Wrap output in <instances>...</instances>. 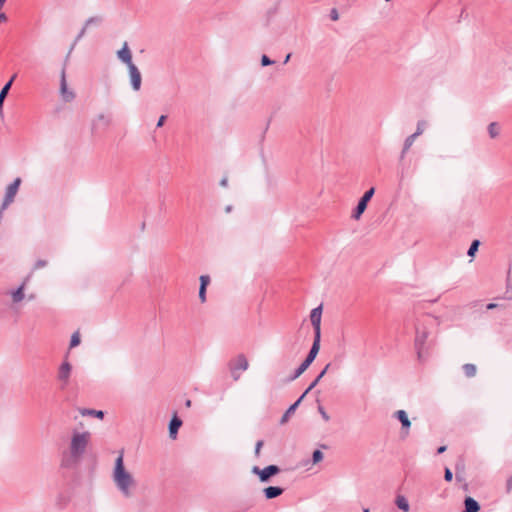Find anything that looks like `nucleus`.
<instances>
[{
    "instance_id": "nucleus-1",
    "label": "nucleus",
    "mask_w": 512,
    "mask_h": 512,
    "mask_svg": "<svg viewBox=\"0 0 512 512\" xmlns=\"http://www.w3.org/2000/svg\"><path fill=\"white\" fill-rule=\"evenodd\" d=\"M90 440L91 433L89 431L80 432L74 430L68 447L61 453V467L68 469L75 468L86 453Z\"/></svg>"
},
{
    "instance_id": "nucleus-2",
    "label": "nucleus",
    "mask_w": 512,
    "mask_h": 512,
    "mask_svg": "<svg viewBox=\"0 0 512 512\" xmlns=\"http://www.w3.org/2000/svg\"><path fill=\"white\" fill-rule=\"evenodd\" d=\"M112 480L123 497L131 498L134 495L137 481L124 465L123 452H121L115 460Z\"/></svg>"
},
{
    "instance_id": "nucleus-3",
    "label": "nucleus",
    "mask_w": 512,
    "mask_h": 512,
    "mask_svg": "<svg viewBox=\"0 0 512 512\" xmlns=\"http://www.w3.org/2000/svg\"><path fill=\"white\" fill-rule=\"evenodd\" d=\"M437 322V319L432 316H424L418 319L415 325V348L417 350L418 358H422L426 340L432 328Z\"/></svg>"
},
{
    "instance_id": "nucleus-4",
    "label": "nucleus",
    "mask_w": 512,
    "mask_h": 512,
    "mask_svg": "<svg viewBox=\"0 0 512 512\" xmlns=\"http://www.w3.org/2000/svg\"><path fill=\"white\" fill-rule=\"evenodd\" d=\"M320 349V344L313 343L312 347L306 357V359L301 363V365L296 369L293 376H291L290 380H295L300 377L311 365V363L315 360Z\"/></svg>"
},
{
    "instance_id": "nucleus-5",
    "label": "nucleus",
    "mask_w": 512,
    "mask_h": 512,
    "mask_svg": "<svg viewBox=\"0 0 512 512\" xmlns=\"http://www.w3.org/2000/svg\"><path fill=\"white\" fill-rule=\"evenodd\" d=\"M231 376L234 381H238L240 379L239 371H246L249 367V363L244 354H239L233 361L229 364Z\"/></svg>"
},
{
    "instance_id": "nucleus-6",
    "label": "nucleus",
    "mask_w": 512,
    "mask_h": 512,
    "mask_svg": "<svg viewBox=\"0 0 512 512\" xmlns=\"http://www.w3.org/2000/svg\"><path fill=\"white\" fill-rule=\"evenodd\" d=\"M321 316H322V307L318 306L312 309L310 313L311 324L314 328V341L313 343L320 344L321 340Z\"/></svg>"
},
{
    "instance_id": "nucleus-7",
    "label": "nucleus",
    "mask_w": 512,
    "mask_h": 512,
    "mask_svg": "<svg viewBox=\"0 0 512 512\" xmlns=\"http://www.w3.org/2000/svg\"><path fill=\"white\" fill-rule=\"evenodd\" d=\"M251 472L257 475L261 482L266 483L269 481L270 477L280 472V468L277 465H269L263 469H260L258 466H253Z\"/></svg>"
},
{
    "instance_id": "nucleus-8",
    "label": "nucleus",
    "mask_w": 512,
    "mask_h": 512,
    "mask_svg": "<svg viewBox=\"0 0 512 512\" xmlns=\"http://www.w3.org/2000/svg\"><path fill=\"white\" fill-rule=\"evenodd\" d=\"M375 193V189L372 187L370 188L369 190H367L364 195L361 197V199L359 200L353 214H352V218H354L355 220H359L361 215L364 213V211L366 210L367 208V204L368 202L371 200V198L373 197Z\"/></svg>"
},
{
    "instance_id": "nucleus-9",
    "label": "nucleus",
    "mask_w": 512,
    "mask_h": 512,
    "mask_svg": "<svg viewBox=\"0 0 512 512\" xmlns=\"http://www.w3.org/2000/svg\"><path fill=\"white\" fill-rule=\"evenodd\" d=\"M21 184V178H16L7 188L2 203V210H5L13 201Z\"/></svg>"
},
{
    "instance_id": "nucleus-10",
    "label": "nucleus",
    "mask_w": 512,
    "mask_h": 512,
    "mask_svg": "<svg viewBox=\"0 0 512 512\" xmlns=\"http://www.w3.org/2000/svg\"><path fill=\"white\" fill-rule=\"evenodd\" d=\"M72 372V365L68 361H64L57 373V379L61 382V389H64L68 386L70 381V376Z\"/></svg>"
},
{
    "instance_id": "nucleus-11",
    "label": "nucleus",
    "mask_w": 512,
    "mask_h": 512,
    "mask_svg": "<svg viewBox=\"0 0 512 512\" xmlns=\"http://www.w3.org/2000/svg\"><path fill=\"white\" fill-rule=\"evenodd\" d=\"M393 417L398 419L401 423V437L406 438L409 435L411 428V421L408 418L406 411L397 410L394 412Z\"/></svg>"
},
{
    "instance_id": "nucleus-12",
    "label": "nucleus",
    "mask_w": 512,
    "mask_h": 512,
    "mask_svg": "<svg viewBox=\"0 0 512 512\" xmlns=\"http://www.w3.org/2000/svg\"><path fill=\"white\" fill-rule=\"evenodd\" d=\"M60 95L65 102H71L75 98V93L67 86L65 69L61 71L60 76Z\"/></svg>"
},
{
    "instance_id": "nucleus-13",
    "label": "nucleus",
    "mask_w": 512,
    "mask_h": 512,
    "mask_svg": "<svg viewBox=\"0 0 512 512\" xmlns=\"http://www.w3.org/2000/svg\"><path fill=\"white\" fill-rule=\"evenodd\" d=\"M130 83L134 91H139L142 83V76L135 64L128 66Z\"/></svg>"
},
{
    "instance_id": "nucleus-14",
    "label": "nucleus",
    "mask_w": 512,
    "mask_h": 512,
    "mask_svg": "<svg viewBox=\"0 0 512 512\" xmlns=\"http://www.w3.org/2000/svg\"><path fill=\"white\" fill-rule=\"evenodd\" d=\"M112 124V118L109 115L100 113L92 121V131L95 132L99 129H107Z\"/></svg>"
},
{
    "instance_id": "nucleus-15",
    "label": "nucleus",
    "mask_w": 512,
    "mask_h": 512,
    "mask_svg": "<svg viewBox=\"0 0 512 512\" xmlns=\"http://www.w3.org/2000/svg\"><path fill=\"white\" fill-rule=\"evenodd\" d=\"M117 57L121 62L125 63L127 67L134 64L132 62V54L127 42H124L122 48L117 52Z\"/></svg>"
},
{
    "instance_id": "nucleus-16",
    "label": "nucleus",
    "mask_w": 512,
    "mask_h": 512,
    "mask_svg": "<svg viewBox=\"0 0 512 512\" xmlns=\"http://www.w3.org/2000/svg\"><path fill=\"white\" fill-rule=\"evenodd\" d=\"M200 287H199V299L201 303L206 302V289L210 283V277L208 275H201L200 278Z\"/></svg>"
},
{
    "instance_id": "nucleus-17",
    "label": "nucleus",
    "mask_w": 512,
    "mask_h": 512,
    "mask_svg": "<svg viewBox=\"0 0 512 512\" xmlns=\"http://www.w3.org/2000/svg\"><path fill=\"white\" fill-rule=\"evenodd\" d=\"M27 283V279L16 289L10 292L13 303H19L25 298V286Z\"/></svg>"
},
{
    "instance_id": "nucleus-18",
    "label": "nucleus",
    "mask_w": 512,
    "mask_h": 512,
    "mask_svg": "<svg viewBox=\"0 0 512 512\" xmlns=\"http://www.w3.org/2000/svg\"><path fill=\"white\" fill-rule=\"evenodd\" d=\"M182 421L177 416H174L169 423V436L172 439L176 438L178 429L181 427Z\"/></svg>"
},
{
    "instance_id": "nucleus-19",
    "label": "nucleus",
    "mask_w": 512,
    "mask_h": 512,
    "mask_svg": "<svg viewBox=\"0 0 512 512\" xmlns=\"http://www.w3.org/2000/svg\"><path fill=\"white\" fill-rule=\"evenodd\" d=\"M465 509L462 512H478L480 505L472 497H466L464 500Z\"/></svg>"
},
{
    "instance_id": "nucleus-20",
    "label": "nucleus",
    "mask_w": 512,
    "mask_h": 512,
    "mask_svg": "<svg viewBox=\"0 0 512 512\" xmlns=\"http://www.w3.org/2000/svg\"><path fill=\"white\" fill-rule=\"evenodd\" d=\"M264 495L267 499L276 498L284 492V489L276 486H269L263 490Z\"/></svg>"
},
{
    "instance_id": "nucleus-21",
    "label": "nucleus",
    "mask_w": 512,
    "mask_h": 512,
    "mask_svg": "<svg viewBox=\"0 0 512 512\" xmlns=\"http://www.w3.org/2000/svg\"><path fill=\"white\" fill-rule=\"evenodd\" d=\"M70 501V497L66 493H59L55 499V505L59 509H64Z\"/></svg>"
},
{
    "instance_id": "nucleus-22",
    "label": "nucleus",
    "mask_w": 512,
    "mask_h": 512,
    "mask_svg": "<svg viewBox=\"0 0 512 512\" xmlns=\"http://www.w3.org/2000/svg\"><path fill=\"white\" fill-rule=\"evenodd\" d=\"M12 83H13V79L9 80L0 91V114L3 113V103H4L5 98L8 95V92L11 88Z\"/></svg>"
},
{
    "instance_id": "nucleus-23",
    "label": "nucleus",
    "mask_w": 512,
    "mask_h": 512,
    "mask_svg": "<svg viewBox=\"0 0 512 512\" xmlns=\"http://www.w3.org/2000/svg\"><path fill=\"white\" fill-rule=\"evenodd\" d=\"M303 398H304V395H301V397L287 409V411L284 413V415L282 416V418L280 420L281 424H284L285 422H287L290 414H292L296 410V408L298 407V405L300 404V402L302 401Z\"/></svg>"
},
{
    "instance_id": "nucleus-24",
    "label": "nucleus",
    "mask_w": 512,
    "mask_h": 512,
    "mask_svg": "<svg viewBox=\"0 0 512 512\" xmlns=\"http://www.w3.org/2000/svg\"><path fill=\"white\" fill-rule=\"evenodd\" d=\"M395 504H396V506H397L400 510H402V511H404V512H408V511H409V509H410L409 502H408V500L406 499V497H405V496H403V495H398V496L396 497Z\"/></svg>"
},
{
    "instance_id": "nucleus-25",
    "label": "nucleus",
    "mask_w": 512,
    "mask_h": 512,
    "mask_svg": "<svg viewBox=\"0 0 512 512\" xmlns=\"http://www.w3.org/2000/svg\"><path fill=\"white\" fill-rule=\"evenodd\" d=\"M330 367V364H327L326 367L322 370V372L315 378V380L309 385V387L305 390V392L302 394L304 397L318 384L320 379L325 375L328 368Z\"/></svg>"
},
{
    "instance_id": "nucleus-26",
    "label": "nucleus",
    "mask_w": 512,
    "mask_h": 512,
    "mask_svg": "<svg viewBox=\"0 0 512 512\" xmlns=\"http://www.w3.org/2000/svg\"><path fill=\"white\" fill-rule=\"evenodd\" d=\"M416 138V135L412 134L405 139L403 150L401 152V158H404L405 154L411 148Z\"/></svg>"
},
{
    "instance_id": "nucleus-27",
    "label": "nucleus",
    "mask_w": 512,
    "mask_h": 512,
    "mask_svg": "<svg viewBox=\"0 0 512 512\" xmlns=\"http://www.w3.org/2000/svg\"><path fill=\"white\" fill-rule=\"evenodd\" d=\"M488 133H489V136L494 139L496 137L499 136V133H500V128H499V125L498 123L496 122H491L489 125H488Z\"/></svg>"
},
{
    "instance_id": "nucleus-28",
    "label": "nucleus",
    "mask_w": 512,
    "mask_h": 512,
    "mask_svg": "<svg viewBox=\"0 0 512 512\" xmlns=\"http://www.w3.org/2000/svg\"><path fill=\"white\" fill-rule=\"evenodd\" d=\"M81 415L86 416H95L97 418L102 419L104 417V413L101 410H94V409H82L80 410Z\"/></svg>"
},
{
    "instance_id": "nucleus-29",
    "label": "nucleus",
    "mask_w": 512,
    "mask_h": 512,
    "mask_svg": "<svg viewBox=\"0 0 512 512\" xmlns=\"http://www.w3.org/2000/svg\"><path fill=\"white\" fill-rule=\"evenodd\" d=\"M463 370L467 377H473L476 374V366L474 364H465Z\"/></svg>"
},
{
    "instance_id": "nucleus-30",
    "label": "nucleus",
    "mask_w": 512,
    "mask_h": 512,
    "mask_svg": "<svg viewBox=\"0 0 512 512\" xmlns=\"http://www.w3.org/2000/svg\"><path fill=\"white\" fill-rule=\"evenodd\" d=\"M101 22H102L101 16H93V17H90L89 19H87L84 25L88 28L91 25H99V24H101Z\"/></svg>"
},
{
    "instance_id": "nucleus-31",
    "label": "nucleus",
    "mask_w": 512,
    "mask_h": 512,
    "mask_svg": "<svg viewBox=\"0 0 512 512\" xmlns=\"http://www.w3.org/2000/svg\"><path fill=\"white\" fill-rule=\"evenodd\" d=\"M479 245H480V241L474 240L468 249V252H467L468 256L474 257L475 253L477 252V250L479 248Z\"/></svg>"
},
{
    "instance_id": "nucleus-32",
    "label": "nucleus",
    "mask_w": 512,
    "mask_h": 512,
    "mask_svg": "<svg viewBox=\"0 0 512 512\" xmlns=\"http://www.w3.org/2000/svg\"><path fill=\"white\" fill-rule=\"evenodd\" d=\"M455 470H456V479L458 481H462L463 478L461 476V473H463L464 471V463L461 461V462H458L455 466Z\"/></svg>"
},
{
    "instance_id": "nucleus-33",
    "label": "nucleus",
    "mask_w": 512,
    "mask_h": 512,
    "mask_svg": "<svg viewBox=\"0 0 512 512\" xmlns=\"http://www.w3.org/2000/svg\"><path fill=\"white\" fill-rule=\"evenodd\" d=\"M80 344V335L78 332H75L71 336L70 340V348H74Z\"/></svg>"
},
{
    "instance_id": "nucleus-34",
    "label": "nucleus",
    "mask_w": 512,
    "mask_h": 512,
    "mask_svg": "<svg viewBox=\"0 0 512 512\" xmlns=\"http://www.w3.org/2000/svg\"><path fill=\"white\" fill-rule=\"evenodd\" d=\"M86 30H87V27L84 25L83 28L81 29V31L79 32V34L77 35V37L75 38L74 40V43L72 44L71 48H70V51L69 53H71V51L74 49V47L76 46L77 42L79 40L82 39V37L85 35L86 33Z\"/></svg>"
},
{
    "instance_id": "nucleus-35",
    "label": "nucleus",
    "mask_w": 512,
    "mask_h": 512,
    "mask_svg": "<svg viewBox=\"0 0 512 512\" xmlns=\"http://www.w3.org/2000/svg\"><path fill=\"white\" fill-rule=\"evenodd\" d=\"M425 126H426V121H424V120L419 121L417 123L416 132L413 134L416 135V137L420 136L424 132Z\"/></svg>"
},
{
    "instance_id": "nucleus-36",
    "label": "nucleus",
    "mask_w": 512,
    "mask_h": 512,
    "mask_svg": "<svg viewBox=\"0 0 512 512\" xmlns=\"http://www.w3.org/2000/svg\"><path fill=\"white\" fill-rule=\"evenodd\" d=\"M323 459V453L320 450H315L312 455L313 463L316 464Z\"/></svg>"
},
{
    "instance_id": "nucleus-37",
    "label": "nucleus",
    "mask_w": 512,
    "mask_h": 512,
    "mask_svg": "<svg viewBox=\"0 0 512 512\" xmlns=\"http://www.w3.org/2000/svg\"><path fill=\"white\" fill-rule=\"evenodd\" d=\"M263 445H264V442L262 440H259L256 442L255 451H254L256 457L260 456L261 448L263 447Z\"/></svg>"
},
{
    "instance_id": "nucleus-38",
    "label": "nucleus",
    "mask_w": 512,
    "mask_h": 512,
    "mask_svg": "<svg viewBox=\"0 0 512 512\" xmlns=\"http://www.w3.org/2000/svg\"><path fill=\"white\" fill-rule=\"evenodd\" d=\"M444 479L447 481V482H451L452 479H453V473L452 471L446 467L445 468V471H444Z\"/></svg>"
},
{
    "instance_id": "nucleus-39",
    "label": "nucleus",
    "mask_w": 512,
    "mask_h": 512,
    "mask_svg": "<svg viewBox=\"0 0 512 512\" xmlns=\"http://www.w3.org/2000/svg\"><path fill=\"white\" fill-rule=\"evenodd\" d=\"M273 63L274 62L272 60H270V58L267 55H263L261 57V64H262V66H268V65H271Z\"/></svg>"
},
{
    "instance_id": "nucleus-40",
    "label": "nucleus",
    "mask_w": 512,
    "mask_h": 512,
    "mask_svg": "<svg viewBox=\"0 0 512 512\" xmlns=\"http://www.w3.org/2000/svg\"><path fill=\"white\" fill-rule=\"evenodd\" d=\"M47 265V261L46 260H38L36 263H35V266L34 268L35 269H40V268H43Z\"/></svg>"
},
{
    "instance_id": "nucleus-41",
    "label": "nucleus",
    "mask_w": 512,
    "mask_h": 512,
    "mask_svg": "<svg viewBox=\"0 0 512 512\" xmlns=\"http://www.w3.org/2000/svg\"><path fill=\"white\" fill-rule=\"evenodd\" d=\"M319 412L322 416V418L325 420V421H329L330 417L329 415L326 413V411L324 410V408L322 406L319 407Z\"/></svg>"
},
{
    "instance_id": "nucleus-42",
    "label": "nucleus",
    "mask_w": 512,
    "mask_h": 512,
    "mask_svg": "<svg viewBox=\"0 0 512 512\" xmlns=\"http://www.w3.org/2000/svg\"><path fill=\"white\" fill-rule=\"evenodd\" d=\"M165 120H166V116L165 115H162L159 117L158 121H157V127L160 128L164 125L165 123Z\"/></svg>"
},
{
    "instance_id": "nucleus-43",
    "label": "nucleus",
    "mask_w": 512,
    "mask_h": 512,
    "mask_svg": "<svg viewBox=\"0 0 512 512\" xmlns=\"http://www.w3.org/2000/svg\"><path fill=\"white\" fill-rule=\"evenodd\" d=\"M220 185H221L222 187H227V185H228V179H227V177H224V178L220 181Z\"/></svg>"
},
{
    "instance_id": "nucleus-44",
    "label": "nucleus",
    "mask_w": 512,
    "mask_h": 512,
    "mask_svg": "<svg viewBox=\"0 0 512 512\" xmlns=\"http://www.w3.org/2000/svg\"><path fill=\"white\" fill-rule=\"evenodd\" d=\"M512 489V476L507 481V490L510 491Z\"/></svg>"
},
{
    "instance_id": "nucleus-45",
    "label": "nucleus",
    "mask_w": 512,
    "mask_h": 512,
    "mask_svg": "<svg viewBox=\"0 0 512 512\" xmlns=\"http://www.w3.org/2000/svg\"><path fill=\"white\" fill-rule=\"evenodd\" d=\"M447 447L446 446H440L437 450V453L438 454H441V453H444L446 451Z\"/></svg>"
},
{
    "instance_id": "nucleus-46",
    "label": "nucleus",
    "mask_w": 512,
    "mask_h": 512,
    "mask_svg": "<svg viewBox=\"0 0 512 512\" xmlns=\"http://www.w3.org/2000/svg\"><path fill=\"white\" fill-rule=\"evenodd\" d=\"M497 306H498V305H497V304H495V303H490V304H488V305L486 306V308H487L488 310H490V309H494V308H496Z\"/></svg>"
},
{
    "instance_id": "nucleus-47",
    "label": "nucleus",
    "mask_w": 512,
    "mask_h": 512,
    "mask_svg": "<svg viewBox=\"0 0 512 512\" xmlns=\"http://www.w3.org/2000/svg\"><path fill=\"white\" fill-rule=\"evenodd\" d=\"M6 20H7L6 15H5L4 13H1V14H0V23H1V22H4V21H6Z\"/></svg>"
},
{
    "instance_id": "nucleus-48",
    "label": "nucleus",
    "mask_w": 512,
    "mask_h": 512,
    "mask_svg": "<svg viewBox=\"0 0 512 512\" xmlns=\"http://www.w3.org/2000/svg\"><path fill=\"white\" fill-rule=\"evenodd\" d=\"M332 19L333 20H337L338 19V14L335 10L332 11Z\"/></svg>"
},
{
    "instance_id": "nucleus-49",
    "label": "nucleus",
    "mask_w": 512,
    "mask_h": 512,
    "mask_svg": "<svg viewBox=\"0 0 512 512\" xmlns=\"http://www.w3.org/2000/svg\"><path fill=\"white\" fill-rule=\"evenodd\" d=\"M185 406H186V407H190V406H191V400H189V399H188V400L185 402Z\"/></svg>"
},
{
    "instance_id": "nucleus-50",
    "label": "nucleus",
    "mask_w": 512,
    "mask_h": 512,
    "mask_svg": "<svg viewBox=\"0 0 512 512\" xmlns=\"http://www.w3.org/2000/svg\"><path fill=\"white\" fill-rule=\"evenodd\" d=\"M290 56H291L290 54H288V55L286 56V58H285V60H284V63H287V62L289 61Z\"/></svg>"
},
{
    "instance_id": "nucleus-51",
    "label": "nucleus",
    "mask_w": 512,
    "mask_h": 512,
    "mask_svg": "<svg viewBox=\"0 0 512 512\" xmlns=\"http://www.w3.org/2000/svg\"><path fill=\"white\" fill-rule=\"evenodd\" d=\"M6 0H0V9L3 7Z\"/></svg>"
},
{
    "instance_id": "nucleus-52",
    "label": "nucleus",
    "mask_w": 512,
    "mask_h": 512,
    "mask_svg": "<svg viewBox=\"0 0 512 512\" xmlns=\"http://www.w3.org/2000/svg\"><path fill=\"white\" fill-rule=\"evenodd\" d=\"M230 210H231V207H230V206H228V207L226 208V211H227V212H229Z\"/></svg>"
},
{
    "instance_id": "nucleus-53",
    "label": "nucleus",
    "mask_w": 512,
    "mask_h": 512,
    "mask_svg": "<svg viewBox=\"0 0 512 512\" xmlns=\"http://www.w3.org/2000/svg\"><path fill=\"white\" fill-rule=\"evenodd\" d=\"M29 299H30V300L34 299V295H30V296H29Z\"/></svg>"
},
{
    "instance_id": "nucleus-54",
    "label": "nucleus",
    "mask_w": 512,
    "mask_h": 512,
    "mask_svg": "<svg viewBox=\"0 0 512 512\" xmlns=\"http://www.w3.org/2000/svg\"><path fill=\"white\" fill-rule=\"evenodd\" d=\"M363 512H370L368 508H365Z\"/></svg>"
}]
</instances>
